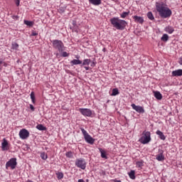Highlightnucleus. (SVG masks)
Listing matches in <instances>:
<instances>
[{"mask_svg":"<svg viewBox=\"0 0 182 182\" xmlns=\"http://www.w3.org/2000/svg\"><path fill=\"white\" fill-rule=\"evenodd\" d=\"M109 22L112 25L113 28L118 31H124L126 26H127V22L124 20L119 18V17H114L110 18Z\"/></svg>","mask_w":182,"mask_h":182,"instance_id":"obj_1","label":"nucleus"},{"mask_svg":"<svg viewBox=\"0 0 182 182\" xmlns=\"http://www.w3.org/2000/svg\"><path fill=\"white\" fill-rule=\"evenodd\" d=\"M156 11L159 12L161 18H170L171 16V10L164 6H156Z\"/></svg>","mask_w":182,"mask_h":182,"instance_id":"obj_2","label":"nucleus"},{"mask_svg":"<svg viewBox=\"0 0 182 182\" xmlns=\"http://www.w3.org/2000/svg\"><path fill=\"white\" fill-rule=\"evenodd\" d=\"M151 134L149 131H144L142 133V136L139 139L140 143L141 144H148L151 141Z\"/></svg>","mask_w":182,"mask_h":182,"instance_id":"obj_3","label":"nucleus"},{"mask_svg":"<svg viewBox=\"0 0 182 182\" xmlns=\"http://www.w3.org/2000/svg\"><path fill=\"white\" fill-rule=\"evenodd\" d=\"M53 48L54 49H57L58 52H63L65 50V45H63V42L60 40H54L52 41Z\"/></svg>","mask_w":182,"mask_h":182,"instance_id":"obj_4","label":"nucleus"},{"mask_svg":"<svg viewBox=\"0 0 182 182\" xmlns=\"http://www.w3.org/2000/svg\"><path fill=\"white\" fill-rule=\"evenodd\" d=\"M81 132L84 136V139L87 143L89 144H93L95 143V139H93L85 129L81 128Z\"/></svg>","mask_w":182,"mask_h":182,"instance_id":"obj_5","label":"nucleus"},{"mask_svg":"<svg viewBox=\"0 0 182 182\" xmlns=\"http://www.w3.org/2000/svg\"><path fill=\"white\" fill-rule=\"evenodd\" d=\"M75 166L78 167V168L85 170L86 168V161L83 158L77 159L75 160Z\"/></svg>","mask_w":182,"mask_h":182,"instance_id":"obj_6","label":"nucleus"},{"mask_svg":"<svg viewBox=\"0 0 182 182\" xmlns=\"http://www.w3.org/2000/svg\"><path fill=\"white\" fill-rule=\"evenodd\" d=\"M16 164H18V163L16 162V159H11L9 161L6 162V170H8V168H9L10 167L11 170H14L16 168Z\"/></svg>","mask_w":182,"mask_h":182,"instance_id":"obj_7","label":"nucleus"},{"mask_svg":"<svg viewBox=\"0 0 182 182\" xmlns=\"http://www.w3.org/2000/svg\"><path fill=\"white\" fill-rule=\"evenodd\" d=\"M79 112L82 114V116H85L87 117H90L92 116V110H90V109L80 108Z\"/></svg>","mask_w":182,"mask_h":182,"instance_id":"obj_8","label":"nucleus"},{"mask_svg":"<svg viewBox=\"0 0 182 182\" xmlns=\"http://www.w3.org/2000/svg\"><path fill=\"white\" fill-rule=\"evenodd\" d=\"M20 139L25 140L29 137V132L25 129L20 130L19 132Z\"/></svg>","mask_w":182,"mask_h":182,"instance_id":"obj_9","label":"nucleus"},{"mask_svg":"<svg viewBox=\"0 0 182 182\" xmlns=\"http://www.w3.org/2000/svg\"><path fill=\"white\" fill-rule=\"evenodd\" d=\"M132 107L134 109V110H136L137 113H144V108L141 106H137L135 105L134 104H132Z\"/></svg>","mask_w":182,"mask_h":182,"instance_id":"obj_10","label":"nucleus"},{"mask_svg":"<svg viewBox=\"0 0 182 182\" xmlns=\"http://www.w3.org/2000/svg\"><path fill=\"white\" fill-rule=\"evenodd\" d=\"M1 149L3 150V151L9 150V144L6 139H3V142L1 143Z\"/></svg>","mask_w":182,"mask_h":182,"instance_id":"obj_11","label":"nucleus"},{"mask_svg":"<svg viewBox=\"0 0 182 182\" xmlns=\"http://www.w3.org/2000/svg\"><path fill=\"white\" fill-rule=\"evenodd\" d=\"M70 29H72L73 32H79V26L76 23L75 21H73V26L70 27Z\"/></svg>","mask_w":182,"mask_h":182,"instance_id":"obj_12","label":"nucleus"},{"mask_svg":"<svg viewBox=\"0 0 182 182\" xmlns=\"http://www.w3.org/2000/svg\"><path fill=\"white\" fill-rule=\"evenodd\" d=\"M159 154L158 155H156V160H158V161H163V160H164V156H163V150L159 149Z\"/></svg>","mask_w":182,"mask_h":182,"instance_id":"obj_13","label":"nucleus"},{"mask_svg":"<svg viewBox=\"0 0 182 182\" xmlns=\"http://www.w3.org/2000/svg\"><path fill=\"white\" fill-rule=\"evenodd\" d=\"M76 59H74L73 60L70 61V63L73 65H82V60H79V55H76Z\"/></svg>","mask_w":182,"mask_h":182,"instance_id":"obj_14","label":"nucleus"},{"mask_svg":"<svg viewBox=\"0 0 182 182\" xmlns=\"http://www.w3.org/2000/svg\"><path fill=\"white\" fill-rule=\"evenodd\" d=\"M172 76L173 77L182 76V69H178V70L172 71Z\"/></svg>","mask_w":182,"mask_h":182,"instance_id":"obj_15","label":"nucleus"},{"mask_svg":"<svg viewBox=\"0 0 182 182\" xmlns=\"http://www.w3.org/2000/svg\"><path fill=\"white\" fill-rule=\"evenodd\" d=\"M90 4L95 5V6H99L102 4V0H88Z\"/></svg>","mask_w":182,"mask_h":182,"instance_id":"obj_16","label":"nucleus"},{"mask_svg":"<svg viewBox=\"0 0 182 182\" xmlns=\"http://www.w3.org/2000/svg\"><path fill=\"white\" fill-rule=\"evenodd\" d=\"M154 97H156L157 100H161V99H163V95H161V93H160V92L155 91L154 92Z\"/></svg>","mask_w":182,"mask_h":182,"instance_id":"obj_17","label":"nucleus"},{"mask_svg":"<svg viewBox=\"0 0 182 182\" xmlns=\"http://www.w3.org/2000/svg\"><path fill=\"white\" fill-rule=\"evenodd\" d=\"M134 19L135 22H139V23H143L144 22V19L142 18V17L134 16Z\"/></svg>","mask_w":182,"mask_h":182,"instance_id":"obj_18","label":"nucleus"},{"mask_svg":"<svg viewBox=\"0 0 182 182\" xmlns=\"http://www.w3.org/2000/svg\"><path fill=\"white\" fill-rule=\"evenodd\" d=\"M165 32H167V33H173V32H174V28L171 26H168L165 28Z\"/></svg>","mask_w":182,"mask_h":182,"instance_id":"obj_19","label":"nucleus"},{"mask_svg":"<svg viewBox=\"0 0 182 182\" xmlns=\"http://www.w3.org/2000/svg\"><path fill=\"white\" fill-rule=\"evenodd\" d=\"M156 134L159 136V138L161 140H166V136H164V134L160 130L156 131Z\"/></svg>","mask_w":182,"mask_h":182,"instance_id":"obj_20","label":"nucleus"},{"mask_svg":"<svg viewBox=\"0 0 182 182\" xmlns=\"http://www.w3.org/2000/svg\"><path fill=\"white\" fill-rule=\"evenodd\" d=\"M161 41H162L163 42H167V41H168V35L166 33L164 34L161 38Z\"/></svg>","mask_w":182,"mask_h":182,"instance_id":"obj_21","label":"nucleus"},{"mask_svg":"<svg viewBox=\"0 0 182 182\" xmlns=\"http://www.w3.org/2000/svg\"><path fill=\"white\" fill-rule=\"evenodd\" d=\"M100 151L101 153L102 159H107V156H106V151H103L102 149H100Z\"/></svg>","mask_w":182,"mask_h":182,"instance_id":"obj_22","label":"nucleus"},{"mask_svg":"<svg viewBox=\"0 0 182 182\" xmlns=\"http://www.w3.org/2000/svg\"><path fill=\"white\" fill-rule=\"evenodd\" d=\"M129 14L130 11H124L122 14H120V17L122 18H127V16H129Z\"/></svg>","mask_w":182,"mask_h":182,"instance_id":"obj_23","label":"nucleus"},{"mask_svg":"<svg viewBox=\"0 0 182 182\" xmlns=\"http://www.w3.org/2000/svg\"><path fill=\"white\" fill-rule=\"evenodd\" d=\"M134 174H135L134 171H131L129 173V178H132V180H134V178H136V176Z\"/></svg>","mask_w":182,"mask_h":182,"instance_id":"obj_24","label":"nucleus"},{"mask_svg":"<svg viewBox=\"0 0 182 182\" xmlns=\"http://www.w3.org/2000/svg\"><path fill=\"white\" fill-rule=\"evenodd\" d=\"M119 90L117 88H114L112 90V93L111 95V96H117V95H119Z\"/></svg>","mask_w":182,"mask_h":182,"instance_id":"obj_25","label":"nucleus"},{"mask_svg":"<svg viewBox=\"0 0 182 182\" xmlns=\"http://www.w3.org/2000/svg\"><path fill=\"white\" fill-rule=\"evenodd\" d=\"M147 17H148L149 19H150L151 21H154V16H153V13H151V11L148 12V14H147Z\"/></svg>","mask_w":182,"mask_h":182,"instance_id":"obj_26","label":"nucleus"},{"mask_svg":"<svg viewBox=\"0 0 182 182\" xmlns=\"http://www.w3.org/2000/svg\"><path fill=\"white\" fill-rule=\"evenodd\" d=\"M92 60L90 59H85L82 63V66H86V65H90Z\"/></svg>","mask_w":182,"mask_h":182,"instance_id":"obj_27","label":"nucleus"},{"mask_svg":"<svg viewBox=\"0 0 182 182\" xmlns=\"http://www.w3.org/2000/svg\"><path fill=\"white\" fill-rule=\"evenodd\" d=\"M36 129H38V130H41V131L46 130V128L42 124H38L36 126Z\"/></svg>","mask_w":182,"mask_h":182,"instance_id":"obj_28","label":"nucleus"},{"mask_svg":"<svg viewBox=\"0 0 182 182\" xmlns=\"http://www.w3.org/2000/svg\"><path fill=\"white\" fill-rule=\"evenodd\" d=\"M30 96H31V99L32 103H33V105H35V103H36V101H35V92H31Z\"/></svg>","mask_w":182,"mask_h":182,"instance_id":"obj_29","label":"nucleus"},{"mask_svg":"<svg viewBox=\"0 0 182 182\" xmlns=\"http://www.w3.org/2000/svg\"><path fill=\"white\" fill-rule=\"evenodd\" d=\"M41 157L42 160H46V159H48V154H46V153H45V152H42L41 154Z\"/></svg>","mask_w":182,"mask_h":182,"instance_id":"obj_30","label":"nucleus"},{"mask_svg":"<svg viewBox=\"0 0 182 182\" xmlns=\"http://www.w3.org/2000/svg\"><path fill=\"white\" fill-rule=\"evenodd\" d=\"M25 25H27V26H33V22L29 21H24Z\"/></svg>","mask_w":182,"mask_h":182,"instance_id":"obj_31","label":"nucleus"},{"mask_svg":"<svg viewBox=\"0 0 182 182\" xmlns=\"http://www.w3.org/2000/svg\"><path fill=\"white\" fill-rule=\"evenodd\" d=\"M65 156L69 159H72V157H73V154H72V151H68L65 154Z\"/></svg>","mask_w":182,"mask_h":182,"instance_id":"obj_32","label":"nucleus"},{"mask_svg":"<svg viewBox=\"0 0 182 182\" xmlns=\"http://www.w3.org/2000/svg\"><path fill=\"white\" fill-rule=\"evenodd\" d=\"M57 177L58 180H62V178H63V173L59 172L58 173H57Z\"/></svg>","mask_w":182,"mask_h":182,"instance_id":"obj_33","label":"nucleus"},{"mask_svg":"<svg viewBox=\"0 0 182 182\" xmlns=\"http://www.w3.org/2000/svg\"><path fill=\"white\" fill-rule=\"evenodd\" d=\"M18 48H19V45L18 43H12L11 49H18Z\"/></svg>","mask_w":182,"mask_h":182,"instance_id":"obj_34","label":"nucleus"},{"mask_svg":"<svg viewBox=\"0 0 182 182\" xmlns=\"http://www.w3.org/2000/svg\"><path fill=\"white\" fill-rule=\"evenodd\" d=\"M61 56H63V58H68V56H69V53L66 51H63L61 52Z\"/></svg>","mask_w":182,"mask_h":182,"instance_id":"obj_35","label":"nucleus"},{"mask_svg":"<svg viewBox=\"0 0 182 182\" xmlns=\"http://www.w3.org/2000/svg\"><path fill=\"white\" fill-rule=\"evenodd\" d=\"M136 166H137V167H143V166H144L143 161H137L136 162Z\"/></svg>","mask_w":182,"mask_h":182,"instance_id":"obj_36","label":"nucleus"},{"mask_svg":"<svg viewBox=\"0 0 182 182\" xmlns=\"http://www.w3.org/2000/svg\"><path fill=\"white\" fill-rule=\"evenodd\" d=\"M58 12L60 13V14H64L65 13V9L64 8H60L59 9H58Z\"/></svg>","mask_w":182,"mask_h":182,"instance_id":"obj_37","label":"nucleus"},{"mask_svg":"<svg viewBox=\"0 0 182 182\" xmlns=\"http://www.w3.org/2000/svg\"><path fill=\"white\" fill-rule=\"evenodd\" d=\"M16 6H19V4L21 3V0H15Z\"/></svg>","mask_w":182,"mask_h":182,"instance_id":"obj_38","label":"nucleus"},{"mask_svg":"<svg viewBox=\"0 0 182 182\" xmlns=\"http://www.w3.org/2000/svg\"><path fill=\"white\" fill-rule=\"evenodd\" d=\"M30 109L32 110V112H35V107H33V105H30Z\"/></svg>","mask_w":182,"mask_h":182,"instance_id":"obj_39","label":"nucleus"},{"mask_svg":"<svg viewBox=\"0 0 182 182\" xmlns=\"http://www.w3.org/2000/svg\"><path fill=\"white\" fill-rule=\"evenodd\" d=\"M31 36H38V33L33 31L31 33Z\"/></svg>","mask_w":182,"mask_h":182,"instance_id":"obj_40","label":"nucleus"},{"mask_svg":"<svg viewBox=\"0 0 182 182\" xmlns=\"http://www.w3.org/2000/svg\"><path fill=\"white\" fill-rule=\"evenodd\" d=\"M178 63L182 66V56L179 58Z\"/></svg>","mask_w":182,"mask_h":182,"instance_id":"obj_41","label":"nucleus"},{"mask_svg":"<svg viewBox=\"0 0 182 182\" xmlns=\"http://www.w3.org/2000/svg\"><path fill=\"white\" fill-rule=\"evenodd\" d=\"M12 18L13 19H19V16H13Z\"/></svg>","mask_w":182,"mask_h":182,"instance_id":"obj_42","label":"nucleus"},{"mask_svg":"<svg viewBox=\"0 0 182 182\" xmlns=\"http://www.w3.org/2000/svg\"><path fill=\"white\" fill-rule=\"evenodd\" d=\"M95 66H96V63H95V62H92V63H91V67H92V68H95Z\"/></svg>","mask_w":182,"mask_h":182,"instance_id":"obj_43","label":"nucleus"},{"mask_svg":"<svg viewBox=\"0 0 182 182\" xmlns=\"http://www.w3.org/2000/svg\"><path fill=\"white\" fill-rule=\"evenodd\" d=\"M78 182H85V181L83 179H79Z\"/></svg>","mask_w":182,"mask_h":182,"instance_id":"obj_44","label":"nucleus"},{"mask_svg":"<svg viewBox=\"0 0 182 182\" xmlns=\"http://www.w3.org/2000/svg\"><path fill=\"white\" fill-rule=\"evenodd\" d=\"M85 69L86 70H89V67H85Z\"/></svg>","mask_w":182,"mask_h":182,"instance_id":"obj_45","label":"nucleus"}]
</instances>
